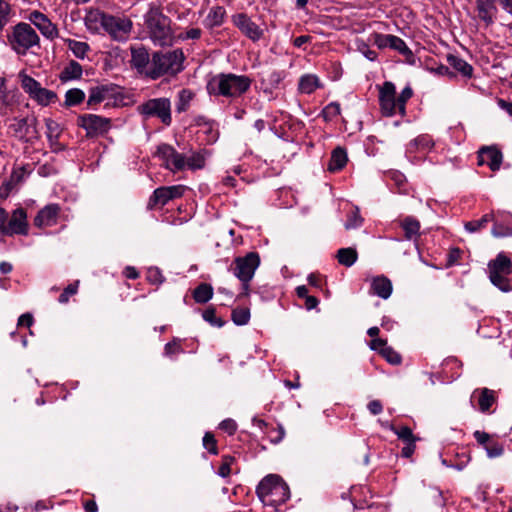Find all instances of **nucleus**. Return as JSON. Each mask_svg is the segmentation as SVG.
<instances>
[{"instance_id":"obj_1","label":"nucleus","mask_w":512,"mask_h":512,"mask_svg":"<svg viewBox=\"0 0 512 512\" xmlns=\"http://www.w3.org/2000/svg\"><path fill=\"white\" fill-rule=\"evenodd\" d=\"M251 83L246 75L219 73L208 80L206 90L210 96L236 99L250 89Z\"/></svg>"},{"instance_id":"obj_2","label":"nucleus","mask_w":512,"mask_h":512,"mask_svg":"<svg viewBox=\"0 0 512 512\" xmlns=\"http://www.w3.org/2000/svg\"><path fill=\"white\" fill-rule=\"evenodd\" d=\"M185 56L181 49L152 54L147 77L151 80H157L163 76H176L183 69Z\"/></svg>"},{"instance_id":"obj_3","label":"nucleus","mask_w":512,"mask_h":512,"mask_svg":"<svg viewBox=\"0 0 512 512\" xmlns=\"http://www.w3.org/2000/svg\"><path fill=\"white\" fill-rule=\"evenodd\" d=\"M256 493L264 505L273 507L285 503L290 497L288 485L275 474L264 477L258 484Z\"/></svg>"},{"instance_id":"obj_4","label":"nucleus","mask_w":512,"mask_h":512,"mask_svg":"<svg viewBox=\"0 0 512 512\" xmlns=\"http://www.w3.org/2000/svg\"><path fill=\"white\" fill-rule=\"evenodd\" d=\"M146 25L155 45L170 46L173 43L171 20L160 9L151 8L146 14Z\"/></svg>"},{"instance_id":"obj_5","label":"nucleus","mask_w":512,"mask_h":512,"mask_svg":"<svg viewBox=\"0 0 512 512\" xmlns=\"http://www.w3.org/2000/svg\"><path fill=\"white\" fill-rule=\"evenodd\" d=\"M7 40L11 49L20 56L26 55L31 48L40 46L37 32L26 22H19L13 26Z\"/></svg>"},{"instance_id":"obj_6","label":"nucleus","mask_w":512,"mask_h":512,"mask_svg":"<svg viewBox=\"0 0 512 512\" xmlns=\"http://www.w3.org/2000/svg\"><path fill=\"white\" fill-rule=\"evenodd\" d=\"M489 279L491 283L502 292L512 290L508 276L512 273L511 260L504 254L499 253L495 259L488 264Z\"/></svg>"},{"instance_id":"obj_7","label":"nucleus","mask_w":512,"mask_h":512,"mask_svg":"<svg viewBox=\"0 0 512 512\" xmlns=\"http://www.w3.org/2000/svg\"><path fill=\"white\" fill-rule=\"evenodd\" d=\"M138 113L144 119L158 118L164 125L172 123L171 101L168 98H152L137 106Z\"/></svg>"},{"instance_id":"obj_8","label":"nucleus","mask_w":512,"mask_h":512,"mask_svg":"<svg viewBox=\"0 0 512 512\" xmlns=\"http://www.w3.org/2000/svg\"><path fill=\"white\" fill-rule=\"evenodd\" d=\"M19 78L25 93L38 105L48 106L58 100V96L54 91L42 87L40 82L33 77L20 72Z\"/></svg>"},{"instance_id":"obj_9","label":"nucleus","mask_w":512,"mask_h":512,"mask_svg":"<svg viewBox=\"0 0 512 512\" xmlns=\"http://www.w3.org/2000/svg\"><path fill=\"white\" fill-rule=\"evenodd\" d=\"M261 260L257 252L252 251L245 256L236 257L230 267L229 271L238 279L244 281H251L255 275L256 270L260 266Z\"/></svg>"},{"instance_id":"obj_10","label":"nucleus","mask_w":512,"mask_h":512,"mask_svg":"<svg viewBox=\"0 0 512 512\" xmlns=\"http://www.w3.org/2000/svg\"><path fill=\"white\" fill-rule=\"evenodd\" d=\"M37 118L35 116L13 119L9 129L13 132L14 136L23 143L34 144L40 138V133L37 128Z\"/></svg>"},{"instance_id":"obj_11","label":"nucleus","mask_w":512,"mask_h":512,"mask_svg":"<svg viewBox=\"0 0 512 512\" xmlns=\"http://www.w3.org/2000/svg\"><path fill=\"white\" fill-rule=\"evenodd\" d=\"M186 190L184 185L162 186L154 190L148 201V209L163 207L169 201L183 196Z\"/></svg>"},{"instance_id":"obj_12","label":"nucleus","mask_w":512,"mask_h":512,"mask_svg":"<svg viewBox=\"0 0 512 512\" xmlns=\"http://www.w3.org/2000/svg\"><path fill=\"white\" fill-rule=\"evenodd\" d=\"M379 105L382 114L386 117L399 114L396 87L392 82L386 81L379 88Z\"/></svg>"},{"instance_id":"obj_13","label":"nucleus","mask_w":512,"mask_h":512,"mask_svg":"<svg viewBox=\"0 0 512 512\" xmlns=\"http://www.w3.org/2000/svg\"><path fill=\"white\" fill-rule=\"evenodd\" d=\"M155 155L164 161L165 168L172 172L181 171L186 167V157L169 144H160Z\"/></svg>"},{"instance_id":"obj_14","label":"nucleus","mask_w":512,"mask_h":512,"mask_svg":"<svg viewBox=\"0 0 512 512\" xmlns=\"http://www.w3.org/2000/svg\"><path fill=\"white\" fill-rule=\"evenodd\" d=\"M77 123L90 137L104 134L110 129V119L95 114L80 115Z\"/></svg>"},{"instance_id":"obj_15","label":"nucleus","mask_w":512,"mask_h":512,"mask_svg":"<svg viewBox=\"0 0 512 512\" xmlns=\"http://www.w3.org/2000/svg\"><path fill=\"white\" fill-rule=\"evenodd\" d=\"M132 29V22L126 17H116L108 14L103 30L111 38L117 41H124L128 38Z\"/></svg>"},{"instance_id":"obj_16","label":"nucleus","mask_w":512,"mask_h":512,"mask_svg":"<svg viewBox=\"0 0 512 512\" xmlns=\"http://www.w3.org/2000/svg\"><path fill=\"white\" fill-rule=\"evenodd\" d=\"M27 19L39 30L44 38L50 41L58 38L59 30L57 25L54 24L44 13L38 10H33L28 14Z\"/></svg>"},{"instance_id":"obj_17","label":"nucleus","mask_w":512,"mask_h":512,"mask_svg":"<svg viewBox=\"0 0 512 512\" xmlns=\"http://www.w3.org/2000/svg\"><path fill=\"white\" fill-rule=\"evenodd\" d=\"M232 23L253 42L259 41L264 35V31L246 13L233 15Z\"/></svg>"},{"instance_id":"obj_18","label":"nucleus","mask_w":512,"mask_h":512,"mask_svg":"<svg viewBox=\"0 0 512 512\" xmlns=\"http://www.w3.org/2000/svg\"><path fill=\"white\" fill-rule=\"evenodd\" d=\"M27 234L28 223L26 211L23 208H17L13 211L11 217H8V221L5 223V230L3 231V235L12 236Z\"/></svg>"},{"instance_id":"obj_19","label":"nucleus","mask_w":512,"mask_h":512,"mask_svg":"<svg viewBox=\"0 0 512 512\" xmlns=\"http://www.w3.org/2000/svg\"><path fill=\"white\" fill-rule=\"evenodd\" d=\"M118 86L114 84H103L91 87L87 105L92 107L102 103L103 101L112 99L118 93Z\"/></svg>"},{"instance_id":"obj_20","label":"nucleus","mask_w":512,"mask_h":512,"mask_svg":"<svg viewBox=\"0 0 512 512\" xmlns=\"http://www.w3.org/2000/svg\"><path fill=\"white\" fill-rule=\"evenodd\" d=\"M503 161L502 152L496 147H482L478 151V165H487L492 171L500 169Z\"/></svg>"},{"instance_id":"obj_21","label":"nucleus","mask_w":512,"mask_h":512,"mask_svg":"<svg viewBox=\"0 0 512 512\" xmlns=\"http://www.w3.org/2000/svg\"><path fill=\"white\" fill-rule=\"evenodd\" d=\"M60 206L58 204H49L42 208L34 218V225L43 228L51 227L57 223Z\"/></svg>"},{"instance_id":"obj_22","label":"nucleus","mask_w":512,"mask_h":512,"mask_svg":"<svg viewBox=\"0 0 512 512\" xmlns=\"http://www.w3.org/2000/svg\"><path fill=\"white\" fill-rule=\"evenodd\" d=\"M473 436L477 443L485 448L488 457L495 458L503 454V446L499 442L493 441L488 433L476 430Z\"/></svg>"},{"instance_id":"obj_23","label":"nucleus","mask_w":512,"mask_h":512,"mask_svg":"<svg viewBox=\"0 0 512 512\" xmlns=\"http://www.w3.org/2000/svg\"><path fill=\"white\" fill-rule=\"evenodd\" d=\"M130 63L140 74H144L147 77V70H149L151 59L145 47L131 48Z\"/></svg>"},{"instance_id":"obj_24","label":"nucleus","mask_w":512,"mask_h":512,"mask_svg":"<svg viewBox=\"0 0 512 512\" xmlns=\"http://www.w3.org/2000/svg\"><path fill=\"white\" fill-rule=\"evenodd\" d=\"M476 8L478 17L485 22L486 25H490L494 22L498 12L495 0H477Z\"/></svg>"},{"instance_id":"obj_25","label":"nucleus","mask_w":512,"mask_h":512,"mask_svg":"<svg viewBox=\"0 0 512 512\" xmlns=\"http://www.w3.org/2000/svg\"><path fill=\"white\" fill-rule=\"evenodd\" d=\"M392 290L391 281L383 275L376 276L371 281L370 292L382 299H388L392 294Z\"/></svg>"},{"instance_id":"obj_26","label":"nucleus","mask_w":512,"mask_h":512,"mask_svg":"<svg viewBox=\"0 0 512 512\" xmlns=\"http://www.w3.org/2000/svg\"><path fill=\"white\" fill-rule=\"evenodd\" d=\"M108 14L98 9H91L87 12L84 21L87 29L92 32H99L104 28Z\"/></svg>"},{"instance_id":"obj_27","label":"nucleus","mask_w":512,"mask_h":512,"mask_svg":"<svg viewBox=\"0 0 512 512\" xmlns=\"http://www.w3.org/2000/svg\"><path fill=\"white\" fill-rule=\"evenodd\" d=\"M472 397H478V406L482 413L488 412L496 401L495 392L488 388L476 389Z\"/></svg>"},{"instance_id":"obj_28","label":"nucleus","mask_w":512,"mask_h":512,"mask_svg":"<svg viewBox=\"0 0 512 512\" xmlns=\"http://www.w3.org/2000/svg\"><path fill=\"white\" fill-rule=\"evenodd\" d=\"M45 126H46V136H47L50 146L54 150H61L62 147H60V144L58 142L60 134H61L60 125L55 120H53L51 118H47V119H45Z\"/></svg>"},{"instance_id":"obj_29","label":"nucleus","mask_w":512,"mask_h":512,"mask_svg":"<svg viewBox=\"0 0 512 512\" xmlns=\"http://www.w3.org/2000/svg\"><path fill=\"white\" fill-rule=\"evenodd\" d=\"M82 73V66L77 61L71 60L61 71L59 78L63 83H65L71 80L80 79Z\"/></svg>"},{"instance_id":"obj_30","label":"nucleus","mask_w":512,"mask_h":512,"mask_svg":"<svg viewBox=\"0 0 512 512\" xmlns=\"http://www.w3.org/2000/svg\"><path fill=\"white\" fill-rule=\"evenodd\" d=\"M347 153L342 147H337L332 151L328 164V170L331 172L341 170L347 163Z\"/></svg>"},{"instance_id":"obj_31","label":"nucleus","mask_w":512,"mask_h":512,"mask_svg":"<svg viewBox=\"0 0 512 512\" xmlns=\"http://www.w3.org/2000/svg\"><path fill=\"white\" fill-rule=\"evenodd\" d=\"M407 240H416L419 237L420 222L413 217H406L401 222Z\"/></svg>"},{"instance_id":"obj_32","label":"nucleus","mask_w":512,"mask_h":512,"mask_svg":"<svg viewBox=\"0 0 512 512\" xmlns=\"http://www.w3.org/2000/svg\"><path fill=\"white\" fill-rule=\"evenodd\" d=\"M321 86L320 80L316 75L306 74L299 80V90L304 94H311Z\"/></svg>"},{"instance_id":"obj_33","label":"nucleus","mask_w":512,"mask_h":512,"mask_svg":"<svg viewBox=\"0 0 512 512\" xmlns=\"http://www.w3.org/2000/svg\"><path fill=\"white\" fill-rule=\"evenodd\" d=\"M448 64L453 67L457 72L461 73L465 77H471L473 68L464 59L449 54L447 55Z\"/></svg>"},{"instance_id":"obj_34","label":"nucleus","mask_w":512,"mask_h":512,"mask_svg":"<svg viewBox=\"0 0 512 512\" xmlns=\"http://www.w3.org/2000/svg\"><path fill=\"white\" fill-rule=\"evenodd\" d=\"M336 257L341 265L345 267H351L357 261L358 253L356 249L352 247L341 248L337 251Z\"/></svg>"},{"instance_id":"obj_35","label":"nucleus","mask_w":512,"mask_h":512,"mask_svg":"<svg viewBox=\"0 0 512 512\" xmlns=\"http://www.w3.org/2000/svg\"><path fill=\"white\" fill-rule=\"evenodd\" d=\"M225 16L226 10L223 6H213L206 17V22L209 27H219L223 24Z\"/></svg>"},{"instance_id":"obj_36","label":"nucleus","mask_w":512,"mask_h":512,"mask_svg":"<svg viewBox=\"0 0 512 512\" xmlns=\"http://www.w3.org/2000/svg\"><path fill=\"white\" fill-rule=\"evenodd\" d=\"M506 223H500L498 220L495 221L492 228V235L495 237H506L512 235V215L507 214L505 216Z\"/></svg>"},{"instance_id":"obj_37","label":"nucleus","mask_w":512,"mask_h":512,"mask_svg":"<svg viewBox=\"0 0 512 512\" xmlns=\"http://www.w3.org/2000/svg\"><path fill=\"white\" fill-rule=\"evenodd\" d=\"M213 296V288L210 284L201 283L193 291V298L197 303H207Z\"/></svg>"},{"instance_id":"obj_38","label":"nucleus","mask_w":512,"mask_h":512,"mask_svg":"<svg viewBox=\"0 0 512 512\" xmlns=\"http://www.w3.org/2000/svg\"><path fill=\"white\" fill-rule=\"evenodd\" d=\"M64 42L67 44L74 56L79 59H84L87 52L90 50V47L86 42L76 41L69 38L64 39Z\"/></svg>"},{"instance_id":"obj_39","label":"nucleus","mask_w":512,"mask_h":512,"mask_svg":"<svg viewBox=\"0 0 512 512\" xmlns=\"http://www.w3.org/2000/svg\"><path fill=\"white\" fill-rule=\"evenodd\" d=\"M14 103V94L7 89L6 79L0 77V110L7 109Z\"/></svg>"},{"instance_id":"obj_40","label":"nucleus","mask_w":512,"mask_h":512,"mask_svg":"<svg viewBox=\"0 0 512 512\" xmlns=\"http://www.w3.org/2000/svg\"><path fill=\"white\" fill-rule=\"evenodd\" d=\"M193 97H194V93L191 90H189V89L180 90L177 95L176 111L178 113L187 111Z\"/></svg>"},{"instance_id":"obj_41","label":"nucleus","mask_w":512,"mask_h":512,"mask_svg":"<svg viewBox=\"0 0 512 512\" xmlns=\"http://www.w3.org/2000/svg\"><path fill=\"white\" fill-rule=\"evenodd\" d=\"M389 48L399 52L401 55L405 56L406 58L413 57V52L411 51V49L407 46L405 41L398 36H395V35L391 36Z\"/></svg>"},{"instance_id":"obj_42","label":"nucleus","mask_w":512,"mask_h":512,"mask_svg":"<svg viewBox=\"0 0 512 512\" xmlns=\"http://www.w3.org/2000/svg\"><path fill=\"white\" fill-rule=\"evenodd\" d=\"M85 99V93L81 89L73 88L69 89L65 94L64 105L66 107L76 106L82 103Z\"/></svg>"},{"instance_id":"obj_43","label":"nucleus","mask_w":512,"mask_h":512,"mask_svg":"<svg viewBox=\"0 0 512 512\" xmlns=\"http://www.w3.org/2000/svg\"><path fill=\"white\" fill-rule=\"evenodd\" d=\"M205 152L198 151L193 152L188 158H186V167L191 170L202 169L205 166Z\"/></svg>"},{"instance_id":"obj_44","label":"nucleus","mask_w":512,"mask_h":512,"mask_svg":"<svg viewBox=\"0 0 512 512\" xmlns=\"http://www.w3.org/2000/svg\"><path fill=\"white\" fill-rule=\"evenodd\" d=\"M231 318L238 326L246 325L250 320V310L242 307L235 308L232 310Z\"/></svg>"},{"instance_id":"obj_45","label":"nucleus","mask_w":512,"mask_h":512,"mask_svg":"<svg viewBox=\"0 0 512 512\" xmlns=\"http://www.w3.org/2000/svg\"><path fill=\"white\" fill-rule=\"evenodd\" d=\"M492 220L493 216L491 214H485L478 220H472L467 222L465 224V229L470 233H474L486 227V225Z\"/></svg>"},{"instance_id":"obj_46","label":"nucleus","mask_w":512,"mask_h":512,"mask_svg":"<svg viewBox=\"0 0 512 512\" xmlns=\"http://www.w3.org/2000/svg\"><path fill=\"white\" fill-rule=\"evenodd\" d=\"M363 224V218L360 215L358 207H354L347 215L344 224L346 230L359 228Z\"/></svg>"},{"instance_id":"obj_47","label":"nucleus","mask_w":512,"mask_h":512,"mask_svg":"<svg viewBox=\"0 0 512 512\" xmlns=\"http://www.w3.org/2000/svg\"><path fill=\"white\" fill-rule=\"evenodd\" d=\"M389 430L394 432L399 439L406 442H416L418 438H416L408 426H401L400 428L395 427L394 425L389 426Z\"/></svg>"},{"instance_id":"obj_48","label":"nucleus","mask_w":512,"mask_h":512,"mask_svg":"<svg viewBox=\"0 0 512 512\" xmlns=\"http://www.w3.org/2000/svg\"><path fill=\"white\" fill-rule=\"evenodd\" d=\"M11 16H12L11 5L5 0H0V32L8 24Z\"/></svg>"},{"instance_id":"obj_49","label":"nucleus","mask_w":512,"mask_h":512,"mask_svg":"<svg viewBox=\"0 0 512 512\" xmlns=\"http://www.w3.org/2000/svg\"><path fill=\"white\" fill-rule=\"evenodd\" d=\"M340 111V104L331 102L323 108L321 115L325 121L329 122L334 120L340 114Z\"/></svg>"},{"instance_id":"obj_50","label":"nucleus","mask_w":512,"mask_h":512,"mask_svg":"<svg viewBox=\"0 0 512 512\" xmlns=\"http://www.w3.org/2000/svg\"><path fill=\"white\" fill-rule=\"evenodd\" d=\"M380 354L392 365H399L402 361L401 355L390 346L382 347Z\"/></svg>"},{"instance_id":"obj_51","label":"nucleus","mask_w":512,"mask_h":512,"mask_svg":"<svg viewBox=\"0 0 512 512\" xmlns=\"http://www.w3.org/2000/svg\"><path fill=\"white\" fill-rule=\"evenodd\" d=\"M413 91L411 87L406 86L397 97L398 100V112L401 116L406 113V102L412 97Z\"/></svg>"},{"instance_id":"obj_52","label":"nucleus","mask_w":512,"mask_h":512,"mask_svg":"<svg viewBox=\"0 0 512 512\" xmlns=\"http://www.w3.org/2000/svg\"><path fill=\"white\" fill-rule=\"evenodd\" d=\"M180 342V339L174 338L172 341L166 343L164 346V355L166 357L172 358L173 355L183 353L184 350L181 347Z\"/></svg>"},{"instance_id":"obj_53","label":"nucleus","mask_w":512,"mask_h":512,"mask_svg":"<svg viewBox=\"0 0 512 512\" xmlns=\"http://www.w3.org/2000/svg\"><path fill=\"white\" fill-rule=\"evenodd\" d=\"M146 279L150 284L160 285L165 281L161 270L157 267H150L146 273Z\"/></svg>"},{"instance_id":"obj_54","label":"nucleus","mask_w":512,"mask_h":512,"mask_svg":"<svg viewBox=\"0 0 512 512\" xmlns=\"http://www.w3.org/2000/svg\"><path fill=\"white\" fill-rule=\"evenodd\" d=\"M411 147L421 148L422 150H430L433 146V140L428 135H420L410 142Z\"/></svg>"},{"instance_id":"obj_55","label":"nucleus","mask_w":512,"mask_h":512,"mask_svg":"<svg viewBox=\"0 0 512 512\" xmlns=\"http://www.w3.org/2000/svg\"><path fill=\"white\" fill-rule=\"evenodd\" d=\"M202 317L206 322H208L209 324H211L212 326H215V327L220 328L225 323L221 318H218L216 316L215 309H213V308L206 309L203 312Z\"/></svg>"},{"instance_id":"obj_56","label":"nucleus","mask_w":512,"mask_h":512,"mask_svg":"<svg viewBox=\"0 0 512 512\" xmlns=\"http://www.w3.org/2000/svg\"><path fill=\"white\" fill-rule=\"evenodd\" d=\"M79 286V281H75L74 283L69 284L64 291L60 294L58 301L61 304H66L69 301L70 296H73L77 293Z\"/></svg>"},{"instance_id":"obj_57","label":"nucleus","mask_w":512,"mask_h":512,"mask_svg":"<svg viewBox=\"0 0 512 512\" xmlns=\"http://www.w3.org/2000/svg\"><path fill=\"white\" fill-rule=\"evenodd\" d=\"M392 34H382V33H374L372 34V42L379 49L389 48V43Z\"/></svg>"},{"instance_id":"obj_58","label":"nucleus","mask_w":512,"mask_h":512,"mask_svg":"<svg viewBox=\"0 0 512 512\" xmlns=\"http://www.w3.org/2000/svg\"><path fill=\"white\" fill-rule=\"evenodd\" d=\"M234 461V458L231 456L223 457V462L218 470V475L225 478L231 473V463Z\"/></svg>"},{"instance_id":"obj_59","label":"nucleus","mask_w":512,"mask_h":512,"mask_svg":"<svg viewBox=\"0 0 512 512\" xmlns=\"http://www.w3.org/2000/svg\"><path fill=\"white\" fill-rule=\"evenodd\" d=\"M204 447L212 454H217L216 440L214 435L207 432L203 437Z\"/></svg>"},{"instance_id":"obj_60","label":"nucleus","mask_w":512,"mask_h":512,"mask_svg":"<svg viewBox=\"0 0 512 512\" xmlns=\"http://www.w3.org/2000/svg\"><path fill=\"white\" fill-rule=\"evenodd\" d=\"M220 428L229 435H233L237 430V424L233 419H225L220 423Z\"/></svg>"},{"instance_id":"obj_61","label":"nucleus","mask_w":512,"mask_h":512,"mask_svg":"<svg viewBox=\"0 0 512 512\" xmlns=\"http://www.w3.org/2000/svg\"><path fill=\"white\" fill-rule=\"evenodd\" d=\"M202 31L200 28H190L185 33H181L179 38L182 40L187 39H199L201 37Z\"/></svg>"},{"instance_id":"obj_62","label":"nucleus","mask_w":512,"mask_h":512,"mask_svg":"<svg viewBox=\"0 0 512 512\" xmlns=\"http://www.w3.org/2000/svg\"><path fill=\"white\" fill-rule=\"evenodd\" d=\"M271 432L275 433L274 436H270L271 442L274 444H278L279 442H281L285 436V430L282 425H278V428L272 430Z\"/></svg>"},{"instance_id":"obj_63","label":"nucleus","mask_w":512,"mask_h":512,"mask_svg":"<svg viewBox=\"0 0 512 512\" xmlns=\"http://www.w3.org/2000/svg\"><path fill=\"white\" fill-rule=\"evenodd\" d=\"M367 408L373 415H378L383 411L382 403L379 400H372L368 403Z\"/></svg>"},{"instance_id":"obj_64","label":"nucleus","mask_w":512,"mask_h":512,"mask_svg":"<svg viewBox=\"0 0 512 512\" xmlns=\"http://www.w3.org/2000/svg\"><path fill=\"white\" fill-rule=\"evenodd\" d=\"M34 322L33 316L30 313L22 314L18 319V326L31 327Z\"/></svg>"}]
</instances>
